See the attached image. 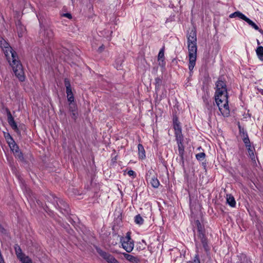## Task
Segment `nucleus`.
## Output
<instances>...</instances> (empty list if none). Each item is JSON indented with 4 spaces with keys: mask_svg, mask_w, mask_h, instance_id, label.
<instances>
[{
    "mask_svg": "<svg viewBox=\"0 0 263 263\" xmlns=\"http://www.w3.org/2000/svg\"><path fill=\"white\" fill-rule=\"evenodd\" d=\"M122 255L127 261L132 263H140V259L137 256H133L126 253H123Z\"/></svg>",
    "mask_w": 263,
    "mask_h": 263,
    "instance_id": "obj_8",
    "label": "nucleus"
},
{
    "mask_svg": "<svg viewBox=\"0 0 263 263\" xmlns=\"http://www.w3.org/2000/svg\"><path fill=\"white\" fill-rule=\"evenodd\" d=\"M238 128L239 134L242 138V140L245 144V146H249V145L251 144V143L247 132L245 131L239 124L238 125Z\"/></svg>",
    "mask_w": 263,
    "mask_h": 263,
    "instance_id": "obj_7",
    "label": "nucleus"
},
{
    "mask_svg": "<svg viewBox=\"0 0 263 263\" xmlns=\"http://www.w3.org/2000/svg\"><path fill=\"white\" fill-rule=\"evenodd\" d=\"M18 35L19 37H22L24 32L25 31L24 27L21 25H18L17 27Z\"/></svg>",
    "mask_w": 263,
    "mask_h": 263,
    "instance_id": "obj_26",
    "label": "nucleus"
},
{
    "mask_svg": "<svg viewBox=\"0 0 263 263\" xmlns=\"http://www.w3.org/2000/svg\"><path fill=\"white\" fill-rule=\"evenodd\" d=\"M0 263H5L4 260L3 258L0 259Z\"/></svg>",
    "mask_w": 263,
    "mask_h": 263,
    "instance_id": "obj_38",
    "label": "nucleus"
},
{
    "mask_svg": "<svg viewBox=\"0 0 263 263\" xmlns=\"http://www.w3.org/2000/svg\"><path fill=\"white\" fill-rule=\"evenodd\" d=\"M0 231L2 232H3L5 231L4 228L2 226L1 223H0Z\"/></svg>",
    "mask_w": 263,
    "mask_h": 263,
    "instance_id": "obj_37",
    "label": "nucleus"
},
{
    "mask_svg": "<svg viewBox=\"0 0 263 263\" xmlns=\"http://www.w3.org/2000/svg\"><path fill=\"white\" fill-rule=\"evenodd\" d=\"M146 180L149 181L152 186L154 188H158L160 185L159 181L157 178L154 176L151 177L150 176H147Z\"/></svg>",
    "mask_w": 263,
    "mask_h": 263,
    "instance_id": "obj_12",
    "label": "nucleus"
},
{
    "mask_svg": "<svg viewBox=\"0 0 263 263\" xmlns=\"http://www.w3.org/2000/svg\"><path fill=\"white\" fill-rule=\"evenodd\" d=\"M66 92L68 101L69 102L70 105H71L73 104L72 103L74 102V98L72 92V89L66 90Z\"/></svg>",
    "mask_w": 263,
    "mask_h": 263,
    "instance_id": "obj_17",
    "label": "nucleus"
},
{
    "mask_svg": "<svg viewBox=\"0 0 263 263\" xmlns=\"http://www.w3.org/2000/svg\"><path fill=\"white\" fill-rule=\"evenodd\" d=\"M174 128L175 129V134L176 138L183 137L181 127L179 124V123L177 120L174 121Z\"/></svg>",
    "mask_w": 263,
    "mask_h": 263,
    "instance_id": "obj_11",
    "label": "nucleus"
},
{
    "mask_svg": "<svg viewBox=\"0 0 263 263\" xmlns=\"http://www.w3.org/2000/svg\"><path fill=\"white\" fill-rule=\"evenodd\" d=\"M192 263H200V260H199L198 255H196Z\"/></svg>",
    "mask_w": 263,
    "mask_h": 263,
    "instance_id": "obj_33",
    "label": "nucleus"
},
{
    "mask_svg": "<svg viewBox=\"0 0 263 263\" xmlns=\"http://www.w3.org/2000/svg\"><path fill=\"white\" fill-rule=\"evenodd\" d=\"M97 252L107 262V263H120L119 261L115 258V257L109 254L102 251L100 249H97Z\"/></svg>",
    "mask_w": 263,
    "mask_h": 263,
    "instance_id": "obj_6",
    "label": "nucleus"
},
{
    "mask_svg": "<svg viewBox=\"0 0 263 263\" xmlns=\"http://www.w3.org/2000/svg\"><path fill=\"white\" fill-rule=\"evenodd\" d=\"M138 155L140 159H143L145 158V152L144 147L141 144L138 145Z\"/></svg>",
    "mask_w": 263,
    "mask_h": 263,
    "instance_id": "obj_15",
    "label": "nucleus"
},
{
    "mask_svg": "<svg viewBox=\"0 0 263 263\" xmlns=\"http://www.w3.org/2000/svg\"><path fill=\"white\" fill-rule=\"evenodd\" d=\"M155 81H156V85H157L158 86H159L160 83H161V80L159 78H157L155 79Z\"/></svg>",
    "mask_w": 263,
    "mask_h": 263,
    "instance_id": "obj_34",
    "label": "nucleus"
},
{
    "mask_svg": "<svg viewBox=\"0 0 263 263\" xmlns=\"http://www.w3.org/2000/svg\"><path fill=\"white\" fill-rule=\"evenodd\" d=\"M158 60L159 62V65L162 67L165 66V62L164 61V50L163 48H162L159 52Z\"/></svg>",
    "mask_w": 263,
    "mask_h": 263,
    "instance_id": "obj_13",
    "label": "nucleus"
},
{
    "mask_svg": "<svg viewBox=\"0 0 263 263\" xmlns=\"http://www.w3.org/2000/svg\"><path fill=\"white\" fill-rule=\"evenodd\" d=\"M176 140L178 144L179 155L182 158L184 152V147L183 144V138L179 137V138H176Z\"/></svg>",
    "mask_w": 263,
    "mask_h": 263,
    "instance_id": "obj_10",
    "label": "nucleus"
},
{
    "mask_svg": "<svg viewBox=\"0 0 263 263\" xmlns=\"http://www.w3.org/2000/svg\"><path fill=\"white\" fill-rule=\"evenodd\" d=\"M127 174L129 176H133V178H135L136 177V174L135 173V172L134 171H133V170H129L127 172Z\"/></svg>",
    "mask_w": 263,
    "mask_h": 263,
    "instance_id": "obj_32",
    "label": "nucleus"
},
{
    "mask_svg": "<svg viewBox=\"0 0 263 263\" xmlns=\"http://www.w3.org/2000/svg\"><path fill=\"white\" fill-rule=\"evenodd\" d=\"M187 47L189 50V69L192 71L194 69L197 59V37L196 32L191 30L187 35Z\"/></svg>",
    "mask_w": 263,
    "mask_h": 263,
    "instance_id": "obj_3",
    "label": "nucleus"
},
{
    "mask_svg": "<svg viewBox=\"0 0 263 263\" xmlns=\"http://www.w3.org/2000/svg\"><path fill=\"white\" fill-rule=\"evenodd\" d=\"M0 46L2 49L9 64L12 67L16 77L23 82L25 80L24 73L22 65L17 60L16 53L14 51L8 43L0 37Z\"/></svg>",
    "mask_w": 263,
    "mask_h": 263,
    "instance_id": "obj_1",
    "label": "nucleus"
},
{
    "mask_svg": "<svg viewBox=\"0 0 263 263\" xmlns=\"http://www.w3.org/2000/svg\"><path fill=\"white\" fill-rule=\"evenodd\" d=\"M9 138L7 139L8 143L9 144V145L11 149V151L13 152L14 156L19 159L20 160L23 161V156L22 152L20 151L19 148L18 146L16 144L15 142L13 140V139L12 138V137L8 135Z\"/></svg>",
    "mask_w": 263,
    "mask_h": 263,
    "instance_id": "obj_5",
    "label": "nucleus"
},
{
    "mask_svg": "<svg viewBox=\"0 0 263 263\" xmlns=\"http://www.w3.org/2000/svg\"><path fill=\"white\" fill-rule=\"evenodd\" d=\"M249 25H250L252 28L255 29L256 30H259L258 26L254 23L252 21H251L249 18L247 17V18L245 20Z\"/></svg>",
    "mask_w": 263,
    "mask_h": 263,
    "instance_id": "obj_25",
    "label": "nucleus"
},
{
    "mask_svg": "<svg viewBox=\"0 0 263 263\" xmlns=\"http://www.w3.org/2000/svg\"><path fill=\"white\" fill-rule=\"evenodd\" d=\"M7 114L8 117V122L11 127L15 131L18 130V127L16 123H15L14 118H13L10 111L7 109Z\"/></svg>",
    "mask_w": 263,
    "mask_h": 263,
    "instance_id": "obj_9",
    "label": "nucleus"
},
{
    "mask_svg": "<svg viewBox=\"0 0 263 263\" xmlns=\"http://www.w3.org/2000/svg\"><path fill=\"white\" fill-rule=\"evenodd\" d=\"M227 202L231 207H235L236 205L235 198L231 194L227 195Z\"/></svg>",
    "mask_w": 263,
    "mask_h": 263,
    "instance_id": "obj_16",
    "label": "nucleus"
},
{
    "mask_svg": "<svg viewBox=\"0 0 263 263\" xmlns=\"http://www.w3.org/2000/svg\"><path fill=\"white\" fill-rule=\"evenodd\" d=\"M246 147L247 149V151L248 152V153H249L250 158L252 160H254L255 159V155L254 154V151L255 149H254V147L252 146L251 145V144L249 145V146H246Z\"/></svg>",
    "mask_w": 263,
    "mask_h": 263,
    "instance_id": "obj_20",
    "label": "nucleus"
},
{
    "mask_svg": "<svg viewBox=\"0 0 263 263\" xmlns=\"http://www.w3.org/2000/svg\"><path fill=\"white\" fill-rule=\"evenodd\" d=\"M104 49V47L103 45L100 46L99 48V50L100 52L102 51Z\"/></svg>",
    "mask_w": 263,
    "mask_h": 263,
    "instance_id": "obj_36",
    "label": "nucleus"
},
{
    "mask_svg": "<svg viewBox=\"0 0 263 263\" xmlns=\"http://www.w3.org/2000/svg\"><path fill=\"white\" fill-rule=\"evenodd\" d=\"M19 259L22 263H32V260L25 255L21 257Z\"/></svg>",
    "mask_w": 263,
    "mask_h": 263,
    "instance_id": "obj_29",
    "label": "nucleus"
},
{
    "mask_svg": "<svg viewBox=\"0 0 263 263\" xmlns=\"http://www.w3.org/2000/svg\"><path fill=\"white\" fill-rule=\"evenodd\" d=\"M64 84H65V86L66 87V90H69V89H71L70 81L68 79H67V78L65 79Z\"/></svg>",
    "mask_w": 263,
    "mask_h": 263,
    "instance_id": "obj_31",
    "label": "nucleus"
},
{
    "mask_svg": "<svg viewBox=\"0 0 263 263\" xmlns=\"http://www.w3.org/2000/svg\"><path fill=\"white\" fill-rule=\"evenodd\" d=\"M215 100L222 115L228 117L230 115V109L227 86L223 81L219 79L216 83Z\"/></svg>",
    "mask_w": 263,
    "mask_h": 263,
    "instance_id": "obj_2",
    "label": "nucleus"
},
{
    "mask_svg": "<svg viewBox=\"0 0 263 263\" xmlns=\"http://www.w3.org/2000/svg\"><path fill=\"white\" fill-rule=\"evenodd\" d=\"M44 35L48 39H52L53 36V32L50 29H46L44 32Z\"/></svg>",
    "mask_w": 263,
    "mask_h": 263,
    "instance_id": "obj_28",
    "label": "nucleus"
},
{
    "mask_svg": "<svg viewBox=\"0 0 263 263\" xmlns=\"http://www.w3.org/2000/svg\"><path fill=\"white\" fill-rule=\"evenodd\" d=\"M69 110L72 112L71 117L74 119L76 120L77 118L78 114L77 111L76 110V106L75 104H72L70 105Z\"/></svg>",
    "mask_w": 263,
    "mask_h": 263,
    "instance_id": "obj_18",
    "label": "nucleus"
},
{
    "mask_svg": "<svg viewBox=\"0 0 263 263\" xmlns=\"http://www.w3.org/2000/svg\"><path fill=\"white\" fill-rule=\"evenodd\" d=\"M256 52L257 54V55L258 58V59L261 60L263 61V47L262 46H259L257 48L256 50Z\"/></svg>",
    "mask_w": 263,
    "mask_h": 263,
    "instance_id": "obj_21",
    "label": "nucleus"
},
{
    "mask_svg": "<svg viewBox=\"0 0 263 263\" xmlns=\"http://www.w3.org/2000/svg\"><path fill=\"white\" fill-rule=\"evenodd\" d=\"M200 239L201 242L202 244L203 247L204 249V250L206 252H208L210 249V247H209L208 245V241L207 238L205 237V235H201V236L199 237Z\"/></svg>",
    "mask_w": 263,
    "mask_h": 263,
    "instance_id": "obj_14",
    "label": "nucleus"
},
{
    "mask_svg": "<svg viewBox=\"0 0 263 263\" xmlns=\"http://www.w3.org/2000/svg\"><path fill=\"white\" fill-rule=\"evenodd\" d=\"M15 254L16 255L17 257L19 259L25 254L22 252V249L19 246L16 245L14 247Z\"/></svg>",
    "mask_w": 263,
    "mask_h": 263,
    "instance_id": "obj_22",
    "label": "nucleus"
},
{
    "mask_svg": "<svg viewBox=\"0 0 263 263\" xmlns=\"http://www.w3.org/2000/svg\"><path fill=\"white\" fill-rule=\"evenodd\" d=\"M57 204L60 209H62V206H63V209L64 211L68 212L69 208L67 203H66L65 202L62 200H59V202H57Z\"/></svg>",
    "mask_w": 263,
    "mask_h": 263,
    "instance_id": "obj_24",
    "label": "nucleus"
},
{
    "mask_svg": "<svg viewBox=\"0 0 263 263\" xmlns=\"http://www.w3.org/2000/svg\"><path fill=\"white\" fill-rule=\"evenodd\" d=\"M120 243L122 248L127 252L130 253L133 250L134 242L130 237L129 233H127L125 237H121Z\"/></svg>",
    "mask_w": 263,
    "mask_h": 263,
    "instance_id": "obj_4",
    "label": "nucleus"
},
{
    "mask_svg": "<svg viewBox=\"0 0 263 263\" xmlns=\"http://www.w3.org/2000/svg\"><path fill=\"white\" fill-rule=\"evenodd\" d=\"M239 17L243 20H245L247 18V16H245L243 14L241 13L240 12L237 11L235 12L230 15V17L233 18V17Z\"/></svg>",
    "mask_w": 263,
    "mask_h": 263,
    "instance_id": "obj_19",
    "label": "nucleus"
},
{
    "mask_svg": "<svg viewBox=\"0 0 263 263\" xmlns=\"http://www.w3.org/2000/svg\"><path fill=\"white\" fill-rule=\"evenodd\" d=\"M196 247L198 248V243L196 241H195Z\"/></svg>",
    "mask_w": 263,
    "mask_h": 263,
    "instance_id": "obj_39",
    "label": "nucleus"
},
{
    "mask_svg": "<svg viewBox=\"0 0 263 263\" xmlns=\"http://www.w3.org/2000/svg\"><path fill=\"white\" fill-rule=\"evenodd\" d=\"M135 222L137 224L142 225L143 223L144 220L140 215L138 214L135 217Z\"/></svg>",
    "mask_w": 263,
    "mask_h": 263,
    "instance_id": "obj_27",
    "label": "nucleus"
},
{
    "mask_svg": "<svg viewBox=\"0 0 263 263\" xmlns=\"http://www.w3.org/2000/svg\"><path fill=\"white\" fill-rule=\"evenodd\" d=\"M63 15L68 18H72V16L71 15V14L70 13H65L63 14Z\"/></svg>",
    "mask_w": 263,
    "mask_h": 263,
    "instance_id": "obj_35",
    "label": "nucleus"
},
{
    "mask_svg": "<svg viewBox=\"0 0 263 263\" xmlns=\"http://www.w3.org/2000/svg\"><path fill=\"white\" fill-rule=\"evenodd\" d=\"M196 224L197 227V230H198V237L201 236V235H204V234L203 233V228H202V226L201 223L200 222V221L199 220H196Z\"/></svg>",
    "mask_w": 263,
    "mask_h": 263,
    "instance_id": "obj_23",
    "label": "nucleus"
},
{
    "mask_svg": "<svg viewBox=\"0 0 263 263\" xmlns=\"http://www.w3.org/2000/svg\"><path fill=\"white\" fill-rule=\"evenodd\" d=\"M205 157L204 153H200L196 155V159L199 161L203 160Z\"/></svg>",
    "mask_w": 263,
    "mask_h": 263,
    "instance_id": "obj_30",
    "label": "nucleus"
}]
</instances>
